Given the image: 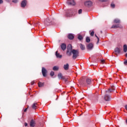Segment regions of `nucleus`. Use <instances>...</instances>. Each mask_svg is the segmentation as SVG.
<instances>
[{"instance_id":"1","label":"nucleus","mask_w":127,"mask_h":127,"mask_svg":"<svg viewBox=\"0 0 127 127\" xmlns=\"http://www.w3.org/2000/svg\"><path fill=\"white\" fill-rule=\"evenodd\" d=\"M72 54V58L75 60L76 59L77 57H79V51L78 50L73 49L71 51Z\"/></svg>"},{"instance_id":"2","label":"nucleus","mask_w":127,"mask_h":127,"mask_svg":"<svg viewBox=\"0 0 127 127\" xmlns=\"http://www.w3.org/2000/svg\"><path fill=\"white\" fill-rule=\"evenodd\" d=\"M72 50H73L72 48V45H68L66 51V54L67 56H71V55H72Z\"/></svg>"},{"instance_id":"3","label":"nucleus","mask_w":127,"mask_h":127,"mask_svg":"<svg viewBox=\"0 0 127 127\" xmlns=\"http://www.w3.org/2000/svg\"><path fill=\"white\" fill-rule=\"evenodd\" d=\"M115 90L116 87H115V86H111V87L106 92L107 94H111V93H113V92H114Z\"/></svg>"},{"instance_id":"4","label":"nucleus","mask_w":127,"mask_h":127,"mask_svg":"<svg viewBox=\"0 0 127 127\" xmlns=\"http://www.w3.org/2000/svg\"><path fill=\"white\" fill-rule=\"evenodd\" d=\"M42 73L44 77L47 76V70L44 67H42Z\"/></svg>"},{"instance_id":"5","label":"nucleus","mask_w":127,"mask_h":127,"mask_svg":"<svg viewBox=\"0 0 127 127\" xmlns=\"http://www.w3.org/2000/svg\"><path fill=\"white\" fill-rule=\"evenodd\" d=\"M84 4L85 6H87V7H90V6H92L93 5V2L91 1H86L85 2Z\"/></svg>"},{"instance_id":"6","label":"nucleus","mask_w":127,"mask_h":127,"mask_svg":"<svg viewBox=\"0 0 127 127\" xmlns=\"http://www.w3.org/2000/svg\"><path fill=\"white\" fill-rule=\"evenodd\" d=\"M108 94H109V93H106V94L104 96V100L105 101H106L107 102H108L109 101H111V96Z\"/></svg>"},{"instance_id":"7","label":"nucleus","mask_w":127,"mask_h":127,"mask_svg":"<svg viewBox=\"0 0 127 127\" xmlns=\"http://www.w3.org/2000/svg\"><path fill=\"white\" fill-rule=\"evenodd\" d=\"M67 3L68 5H75L76 4L74 0H69L67 1Z\"/></svg>"},{"instance_id":"8","label":"nucleus","mask_w":127,"mask_h":127,"mask_svg":"<svg viewBox=\"0 0 127 127\" xmlns=\"http://www.w3.org/2000/svg\"><path fill=\"white\" fill-rule=\"evenodd\" d=\"M111 28H123V26L120 24L113 25L111 27Z\"/></svg>"},{"instance_id":"9","label":"nucleus","mask_w":127,"mask_h":127,"mask_svg":"<svg viewBox=\"0 0 127 127\" xmlns=\"http://www.w3.org/2000/svg\"><path fill=\"white\" fill-rule=\"evenodd\" d=\"M30 127H35V121H34V120L32 119L31 120L30 122Z\"/></svg>"},{"instance_id":"10","label":"nucleus","mask_w":127,"mask_h":127,"mask_svg":"<svg viewBox=\"0 0 127 127\" xmlns=\"http://www.w3.org/2000/svg\"><path fill=\"white\" fill-rule=\"evenodd\" d=\"M66 44L65 43H62L61 45V48L62 50H63L64 51L65 50H66Z\"/></svg>"},{"instance_id":"11","label":"nucleus","mask_w":127,"mask_h":127,"mask_svg":"<svg viewBox=\"0 0 127 127\" xmlns=\"http://www.w3.org/2000/svg\"><path fill=\"white\" fill-rule=\"evenodd\" d=\"M26 2L27 1L26 0H23L21 3V7H25V6H26Z\"/></svg>"},{"instance_id":"12","label":"nucleus","mask_w":127,"mask_h":127,"mask_svg":"<svg viewBox=\"0 0 127 127\" xmlns=\"http://www.w3.org/2000/svg\"><path fill=\"white\" fill-rule=\"evenodd\" d=\"M93 44L90 43L87 46V48L88 50H92L93 49Z\"/></svg>"},{"instance_id":"13","label":"nucleus","mask_w":127,"mask_h":127,"mask_svg":"<svg viewBox=\"0 0 127 127\" xmlns=\"http://www.w3.org/2000/svg\"><path fill=\"white\" fill-rule=\"evenodd\" d=\"M38 107V104L37 103H34L32 105V108L33 110H36V108Z\"/></svg>"},{"instance_id":"14","label":"nucleus","mask_w":127,"mask_h":127,"mask_svg":"<svg viewBox=\"0 0 127 127\" xmlns=\"http://www.w3.org/2000/svg\"><path fill=\"white\" fill-rule=\"evenodd\" d=\"M58 77L59 79H61L62 80L65 79V77H64V76H63V75H62V73H59L58 74Z\"/></svg>"},{"instance_id":"15","label":"nucleus","mask_w":127,"mask_h":127,"mask_svg":"<svg viewBox=\"0 0 127 127\" xmlns=\"http://www.w3.org/2000/svg\"><path fill=\"white\" fill-rule=\"evenodd\" d=\"M67 37L68 39H70V40H73V39H74V35H73L72 34H68V35L67 36Z\"/></svg>"},{"instance_id":"16","label":"nucleus","mask_w":127,"mask_h":127,"mask_svg":"<svg viewBox=\"0 0 127 127\" xmlns=\"http://www.w3.org/2000/svg\"><path fill=\"white\" fill-rule=\"evenodd\" d=\"M115 52L116 54H120V53H121V49H120L119 48H116L115 49Z\"/></svg>"},{"instance_id":"17","label":"nucleus","mask_w":127,"mask_h":127,"mask_svg":"<svg viewBox=\"0 0 127 127\" xmlns=\"http://www.w3.org/2000/svg\"><path fill=\"white\" fill-rule=\"evenodd\" d=\"M64 69L67 71V70H69V64H64Z\"/></svg>"},{"instance_id":"18","label":"nucleus","mask_w":127,"mask_h":127,"mask_svg":"<svg viewBox=\"0 0 127 127\" xmlns=\"http://www.w3.org/2000/svg\"><path fill=\"white\" fill-rule=\"evenodd\" d=\"M56 56L57 58H60V59L62 58V55H60V53H58V51H57L56 52Z\"/></svg>"},{"instance_id":"19","label":"nucleus","mask_w":127,"mask_h":127,"mask_svg":"<svg viewBox=\"0 0 127 127\" xmlns=\"http://www.w3.org/2000/svg\"><path fill=\"white\" fill-rule=\"evenodd\" d=\"M38 85L40 88H41L42 87H43L44 86V83H42L41 82H39L38 83Z\"/></svg>"},{"instance_id":"20","label":"nucleus","mask_w":127,"mask_h":127,"mask_svg":"<svg viewBox=\"0 0 127 127\" xmlns=\"http://www.w3.org/2000/svg\"><path fill=\"white\" fill-rule=\"evenodd\" d=\"M80 47L81 50H85V46L82 44H80Z\"/></svg>"},{"instance_id":"21","label":"nucleus","mask_w":127,"mask_h":127,"mask_svg":"<svg viewBox=\"0 0 127 127\" xmlns=\"http://www.w3.org/2000/svg\"><path fill=\"white\" fill-rule=\"evenodd\" d=\"M92 82V80L90 79L87 78L86 79V83L88 85H90Z\"/></svg>"},{"instance_id":"22","label":"nucleus","mask_w":127,"mask_h":127,"mask_svg":"<svg viewBox=\"0 0 127 127\" xmlns=\"http://www.w3.org/2000/svg\"><path fill=\"white\" fill-rule=\"evenodd\" d=\"M114 23H120L121 22V21L119 19H115L114 20Z\"/></svg>"},{"instance_id":"23","label":"nucleus","mask_w":127,"mask_h":127,"mask_svg":"<svg viewBox=\"0 0 127 127\" xmlns=\"http://www.w3.org/2000/svg\"><path fill=\"white\" fill-rule=\"evenodd\" d=\"M53 69L54 70V71H58V70H59V67L57 66H55L53 67Z\"/></svg>"},{"instance_id":"24","label":"nucleus","mask_w":127,"mask_h":127,"mask_svg":"<svg viewBox=\"0 0 127 127\" xmlns=\"http://www.w3.org/2000/svg\"><path fill=\"white\" fill-rule=\"evenodd\" d=\"M124 52H127V45H124Z\"/></svg>"},{"instance_id":"25","label":"nucleus","mask_w":127,"mask_h":127,"mask_svg":"<svg viewBox=\"0 0 127 127\" xmlns=\"http://www.w3.org/2000/svg\"><path fill=\"white\" fill-rule=\"evenodd\" d=\"M83 36L81 35H78V39H79L80 40V41H81V40H83Z\"/></svg>"},{"instance_id":"26","label":"nucleus","mask_w":127,"mask_h":127,"mask_svg":"<svg viewBox=\"0 0 127 127\" xmlns=\"http://www.w3.org/2000/svg\"><path fill=\"white\" fill-rule=\"evenodd\" d=\"M91 41V39H90V37H87L86 38V42H87V43H89Z\"/></svg>"},{"instance_id":"27","label":"nucleus","mask_w":127,"mask_h":127,"mask_svg":"<svg viewBox=\"0 0 127 127\" xmlns=\"http://www.w3.org/2000/svg\"><path fill=\"white\" fill-rule=\"evenodd\" d=\"M95 36L97 38V42L96 44H99V42L100 41V38H98V36H97V34H95Z\"/></svg>"},{"instance_id":"28","label":"nucleus","mask_w":127,"mask_h":127,"mask_svg":"<svg viewBox=\"0 0 127 127\" xmlns=\"http://www.w3.org/2000/svg\"><path fill=\"white\" fill-rule=\"evenodd\" d=\"M50 76H51L52 77H53V76H54V71H52L50 73Z\"/></svg>"},{"instance_id":"29","label":"nucleus","mask_w":127,"mask_h":127,"mask_svg":"<svg viewBox=\"0 0 127 127\" xmlns=\"http://www.w3.org/2000/svg\"><path fill=\"white\" fill-rule=\"evenodd\" d=\"M115 6H116V5H115V4L113 3L111 4V7H112V8H115Z\"/></svg>"},{"instance_id":"30","label":"nucleus","mask_w":127,"mask_h":127,"mask_svg":"<svg viewBox=\"0 0 127 127\" xmlns=\"http://www.w3.org/2000/svg\"><path fill=\"white\" fill-rule=\"evenodd\" d=\"M95 34V32H94V31H92L91 33H90V35L91 36H94V34Z\"/></svg>"},{"instance_id":"31","label":"nucleus","mask_w":127,"mask_h":127,"mask_svg":"<svg viewBox=\"0 0 127 127\" xmlns=\"http://www.w3.org/2000/svg\"><path fill=\"white\" fill-rule=\"evenodd\" d=\"M17 1H18V0H12V2H14V3H16V2H17Z\"/></svg>"},{"instance_id":"32","label":"nucleus","mask_w":127,"mask_h":127,"mask_svg":"<svg viewBox=\"0 0 127 127\" xmlns=\"http://www.w3.org/2000/svg\"><path fill=\"white\" fill-rule=\"evenodd\" d=\"M78 13L79 14H81V13H82V9H80L78 10Z\"/></svg>"},{"instance_id":"33","label":"nucleus","mask_w":127,"mask_h":127,"mask_svg":"<svg viewBox=\"0 0 127 127\" xmlns=\"http://www.w3.org/2000/svg\"><path fill=\"white\" fill-rule=\"evenodd\" d=\"M45 23L46 25H50V23H47L46 21L45 22Z\"/></svg>"},{"instance_id":"34","label":"nucleus","mask_w":127,"mask_h":127,"mask_svg":"<svg viewBox=\"0 0 127 127\" xmlns=\"http://www.w3.org/2000/svg\"><path fill=\"white\" fill-rule=\"evenodd\" d=\"M124 64L127 65V60L124 62Z\"/></svg>"},{"instance_id":"35","label":"nucleus","mask_w":127,"mask_h":127,"mask_svg":"<svg viewBox=\"0 0 127 127\" xmlns=\"http://www.w3.org/2000/svg\"><path fill=\"white\" fill-rule=\"evenodd\" d=\"M3 3V1L2 0H0V4Z\"/></svg>"},{"instance_id":"36","label":"nucleus","mask_w":127,"mask_h":127,"mask_svg":"<svg viewBox=\"0 0 127 127\" xmlns=\"http://www.w3.org/2000/svg\"><path fill=\"white\" fill-rule=\"evenodd\" d=\"M108 0H99V1H107Z\"/></svg>"},{"instance_id":"37","label":"nucleus","mask_w":127,"mask_h":127,"mask_svg":"<svg viewBox=\"0 0 127 127\" xmlns=\"http://www.w3.org/2000/svg\"><path fill=\"white\" fill-rule=\"evenodd\" d=\"M101 63H103V64L105 63V60H101Z\"/></svg>"},{"instance_id":"38","label":"nucleus","mask_w":127,"mask_h":127,"mask_svg":"<svg viewBox=\"0 0 127 127\" xmlns=\"http://www.w3.org/2000/svg\"><path fill=\"white\" fill-rule=\"evenodd\" d=\"M24 126H25V127H27V123H25Z\"/></svg>"},{"instance_id":"39","label":"nucleus","mask_w":127,"mask_h":127,"mask_svg":"<svg viewBox=\"0 0 127 127\" xmlns=\"http://www.w3.org/2000/svg\"><path fill=\"white\" fill-rule=\"evenodd\" d=\"M27 111V108H26L24 109V112H26Z\"/></svg>"},{"instance_id":"40","label":"nucleus","mask_w":127,"mask_h":127,"mask_svg":"<svg viewBox=\"0 0 127 127\" xmlns=\"http://www.w3.org/2000/svg\"><path fill=\"white\" fill-rule=\"evenodd\" d=\"M125 57L127 58V53L125 55Z\"/></svg>"},{"instance_id":"41","label":"nucleus","mask_w":127,"mask_h":127,"mask_svg":"<svg viewBox=\"0 0 127 127\" xmlns=\"http://www.w3.org/2000/svg\"><path fill=\"white\" fill-rule=\"evenodd\" d=\"M6 1H10V0H6Z\"/></svg>"},{"instance_id":"42","label":"nucleus","mask_w":127,"mask_h":127,"mask_svg":"<svg viewBox=\"0 0 127 127\" xmlns=\"http://www.w3.org/2000/svg\"><path fill=\"white\" fill-rule=\"evenodd\" d=\"M34 84V83H31V85H33Z\"/></svg>"},{"instance_id":"43","label":"nucleus","mask_w":127,"mask_h":127,"mask_svg":"<svg viewBox=\"0 0 127 127\" xmlns=\"http://www.w3.org/2000/svg\"><path fill=\"white\" fill-rule=\"evenodd\" d=\"M76 10H74V12H76Z\"/></svg>"},{"instance_id":"44","label":"nucleus","mask_w":127,"mask_h":127,"mask_svg":"<svg viewBox=\"0 0 127 127\" xmlns=\"http://www.w3.org/2000/svg\"><path fill=\"white\" fill-rule=\"evenodd\" d=\"M70 10H72V9H70Z\"/></svg>"},{"instance_id":"45","label":"nucleus","mask_w":127,"mask_h":127,"mask_svg":"<svg viewBox=\"0 0 127 127\" xmlns=\"http://www.w3.org/2000/svg\"><path fill=\"white\" fill-rule=\"evenodd\" d=\"M101 33H102V32H103L101 31Z\"/></svg>"}]
</instances>
